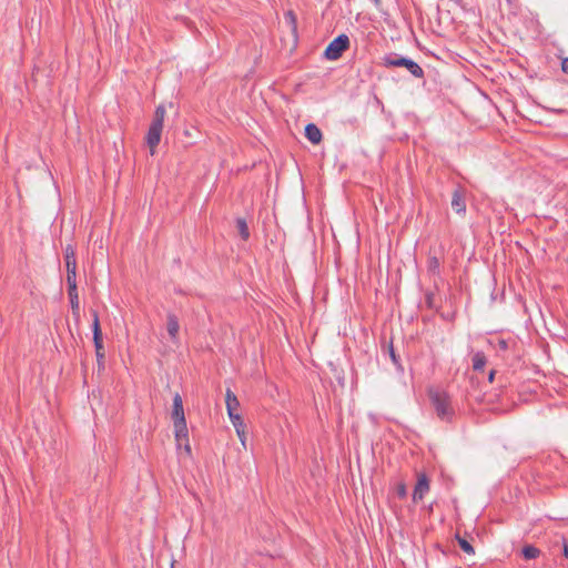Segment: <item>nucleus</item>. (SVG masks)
Returning <instances> with one entry per match:
<instances>
[{"label":"nucleus","mask_w":568,"mask_h":568,"mask_svg":"<svg viewBox=\"0 0 568 568\" xmlns=\"http://www.w3.org/2000/svg\"><path fill=\"white\" fill-rule=\"evenodd\" d=\"M383 65L386 68H405L413 77L423 79L425 73L423 68L409 58L397 53H389L383 58Z\"/></svg>","instance_id":"4"},{"label":"nucleus","mask_w":568,"mask_h":568,"mask_svg":"<svg viewBox=\"0 0 568 568\" xmlns=\"http://www.w3.org/2000/svg\"><path fill=\"white\" fill-rule=\"evenodd\" d=\"M172 420L174 425V436L178 448H181L184 445V449L187 454H191V446L189 444V432L184 415L183 400L180 394H175L173 397V409H172Z\"/></svg>","instance_id":"1"},{"label":"nucleus","mask_w":568,"mask_h":568,"mask_svg":"<svg viewBox=\"0 0 568 568\" xmlns=\"http://www.w3.org/2000/svg\"><path fill=\"white\" fill-rule=\"evenodd\" d=\"M495 374H496V371H494V369L489 372L488 381H489L490 383L494 381Z\"/></svg>","instance_id":"29"},{"label":"nucleus","mask_w":568,"mask_h":568,"mask_svg":"<svg viewBox=\"0 0 568 568\" xmlns=\"http://www.w3.org/2000/svg\"><path fill=\"white\" fill-rule=\"evenodd\" d=\"M521 554L525 559L530 560V559H536L537 557H539L540 550L537 547H535L534 545H526L523 547Z\"/></svg>","instance_id":"17"},{"label":"nucleus","mask_w":568,"mask_h":568,"mask_svg":"<svg viewBox=\"0 0 568 568\" xmlns=\"http://www.w3.org/2000/svg\"><path fill=\"white\" fill-rule=\"evenodd\" d=\"M559 544L561 546L562 556L568 559V545L566 538L561 537V540L556 542V545Z\"/></svg>","instance_id":"26"},{"label":"nucleus","mask_w":568,"mask_h":568,"mask_svg":"<svg viewBox=\"0 0 568 568\" xmlns=\"http://www.w3.org/2000/svg\"><path fill=\"white\" fill-rule=\"evenodd\" d=\"M166 111L164 105L156 106L154 111V115L152 119V122L150 124V128L146 133V144L150 148L151 154L153 155L155 152V148L159 145L161 141V134L163 130V123L165 118Z\"/></svg>","instance_id":"3"},{"label":"nucleus","mask_w":568,"mask_h":568,"mask_svg":"<svg viewBox=\"0 0 568 568\" xmlns=\"http://www.w3.org/2000/svg\"><path fill=\"white\" fill-rule=\"evenodd\" d=\"M67 285L68 290H77V268L67 270Z\"/></svg>","instance_id":"19"},{"label":"nucleus","mask_w":568,"mask_h":568,"mask_svg":"<svg viewBox=\"0 0 568 568\" xmlns=\"http://www.w3.org/2000/svg\"><path fill=\"white\" fill-rule=\"evenodd\" d=\"M450 205L457 214H464L466 212L465 190L462 186L454 190Z\"/></svg>","instance_id":"8"},{"label":"nucleus","mask_w":568,"mask_h":568,"mask_svg":"<svg viewBox=\"0 0 568 568\" xmlns=\"http://www.w3.org/2000/svg\"><path fill=\"white\" fill-rule=\"evenodd\" d=\"M92 314V332H93V343L95 348V355H97V362L99 369L104 367V346H103V338H102V331L100 327V321H99V314L95 310H91Z\"/></svg>","instance_id":"5"},{"label":"nucleus","mask_w":568,"mask_h":568,"mask_svg":"<svg viewBox=\"0 0 568 568\" xmlns=\"http://www.w3.org/2000/svg\"><path fill=\"white\" fill-rule=\"evenodd\" d=\"M440 268V261L436 256H430L428 258V271L432 273H438Z\"/></svg>","instance_id":"23"},{"label":"nucleus","mask_w":568,"mask_h":568,"mask_svg":"<svg viewBox=\"0 0 568 568\" xmlns=\"http://www.w3.org/2000/svg\"><path fill=\"white\" fill-rule=\"evenodd\" d=\"M305 136L313 144H318L323 139L322 131L314 123H308L305 126Z\"/></svg>","instance_id":"10"},{"label":"nucleus","mask_w":568,"mask_h":568,"mask_svg":"<svg viewBox=\"0 0 568 568\" xmlns=\"http://www.w3.org/2000/svg\"><path fill=\"white\" fill-rule=\"evenodd\" d=\"M430 485L429 479L425 473L417 474V483L413 491V500L415 503L422 500L424 496L429 491Z\"/></svg>","instance_id":"7"},{"label":"nucleus","mask_w":568,"mask_h":568,"mask_svg":"<svg viewBox=\"0 0 568 568\" xmlns=\"http://www.w3.org/2000/svg\"><path fill=\"white\" fill-rule=\"evenodd\" d=\"M428 397L436 416L443 422L450 423L455 417V409L452 405V399L448 393L432 387L428 389Z\"/></svg>","instance_id":"2"},{"label":"nucleus","mask_w":568,"mask_h":568,"mask_svg":"<svg viewBox=\"0 0 568 568\" xmlns=\"http://www.w3.org/2000/svg\"><path fill=\"white\" fill-rule=\"evenodd\" d=\"M561 70L564 73L568 74V58L561 60Z\"/></svg>","instance_id":"28"},{"label":"nucleus","mask_w":568,"mask_h":568,"mask_svg":"<svg viewBox=\"0 0 568 568\" xmlns=\"http://www.w3.org/2000/svg\"><path fill=\"white\" fill-rule=\"evenodd\" d=\"M171 568H174V564L172 562Z\"/></svg>","instance_id":"31"},{"label":"nucleus","mask_w":568,"mask_h":568,"mask_svg":"<svg viewBox=\"0 0 568 568\" xmlns=\"http://www.w3.org/2000/svg\"><path fill=\"white\" fill-rule=\"evenodd\" d=\"M349 48V38L342 33L328 43L324 51V58L331 61L339 59Z\"/></svg>","instance_id":"6"},{"label":"nucleus","mask_w":568,"mask_h":568,"mask_svg":"<svg viewBox=\"0 0 568 568\" xmlns=\"http://www.w3.org/2000/svg\"><path fill=\"white\" fill-rule=\"evenodd\" d=\"M425 304L429 310H435L437 306L435 305V293L434 292H426L425 294Z\"/></svg>","instance_id":"24"},{"label":"nucleus","mask_w":568,"mask_h":568,"mask_svg":"<svg viewBox=\"0 0 568 568\" xmlns=\"http://www.w3.org/2000/svg\"><path fill=\"white\" fill-rule=\"evenodd\" d=\"M456 540L460 547V549L466 552L467 555H474L475 549L469 542V540L466 537L460 536L459 534H456Z\"/></svg>","instance_id":"16"},{"label":"nucleus","mask_w":568,"mask_h":568,"mask_svg":"<svg viewBox=\"0 0 568 568\" xmlns=\"http://www.w3.org/2000/svg\"><path fill=\"white\" fill-rule=\"evenodd\" d=\"M396 495L398 498L404 499L407 497V487L404 483H398L395 487Z\"/></svg>","instance_id":"25"},{"label":"nucleus","mask_w":568,"mask_h":568,"mask_svg":"<svg viewBox=\"0 0 568 568\" xmlns=\"http://www.w3.org/2000/svg\"><path fill=\"white\" fill-rule=\"evenodd\" d=\"M237 409L227 410L229 417L232 422V425L234 428L241 427V424H243V418L236 413Z\"/></svg>","instance_id":"22"},{"label":"nucleus","mask_w":568,"mask_h":568,"mask_svg":"<svg viewBox=\"0 0 568 568\" xmlns=\"http://www.w3.org/2000/svg\"><path fill=\"white\" fill-rule=\"evenodd\" d=\"M489 344L493 345L496 351L505 352L509 348L510 341L505 339V338H497L495 344L491 339L489 341Z\"/></svg>","instance_id":"20"},{"label":"nucleus","mask_w":568,"mask_h":568,"mask_svg":"<svg viewBox=\"0 0 568 568\" xmlns=\"http://www.w3.org/2000/svg\"><path fill=\"white\" fill-rule=\"evenodd\" d=\"M166 329L171 339L176 341L180 331V323L178 316L173 313H169L166 316Z\"/></svg>","instance_id":"9"},{"label":"nucleus","mask_w":568,"mask_h":568,"mask_svg":"<svg viewBox=\"0 0 568 568\" xmlns=\"http://www.w3.org/2000/svg\"><path fill=\"white\" fill-rule=\"evenodd\" d=\"M284 20L290 26L294 34L297 33V17L293 10H288L284 13Z\"/></svg>","instance_id":"18"},{"label":"nucleus","mask_w":568,"mask_h":568,"mask_svg":"<svg viewBox=\"0 0 568 568\" xmlns=\"http://www.w3.org/2000/svg\"><path fill=\"white\" fill-rule=\"evenodd\" d=\"M64 260H65L67 270L77 268L75 252L71 244H68L64 247Z\"/></svg>","instance_id":"11"},{"label":"nucleus","mask_w":568,"mask_h":568,"mask_svg":"<svg viewBox=\"0 0 568 568\" xmlns=\"http://www.w3.org/2000/svg\"><path fill=\"white\" fill-rule=\"evenodd\" d=\"M236 430V434L239 436V438L241 439L242 444L244 445L245 444V424H241V427L239 428H235Z\"/></svg>","instance_id":"27"},{"label":"nucleus","mask_w":568,"mask_h":568,"mask_svg":"<svg viewBox=\"0 0 568 568\" xmlns=\"http://www.w3.org/2000/svg\"><path fill=\"white\" fill-rule=\"evenodd\" d=\"M236 229H237L239 234L242 237V240L247 241L250 237V230H248L245 219H243V217L236 219Z\"/></svg>","instance_id":"15"},{"label":"nucleus","mask_w":568,"mask_h":568,"mask_svg":"<svg viewBox=\"0 0 568 568\" xmlns=\"http://www.w3.org/2000/svg\"><path fill=\"white\" fill-rule=\"evenodd\" d=\"M225 403H226L227 410L239 409V407H240V402H239L236 395L230 388L226 389Z\"/></svg>","instance_id":"14"},{"label":"nucleus","mask_w":568,"mask_h":568,"mask_svg":"<svg viewBox=\"0 0 568 568\" xmlns=\"http://www.w3.org/2000/svg\"><path fill=\"white\" fill-rule=\"evenodd\" d=\"M68 296L71 304L72 314L75 316H79L80 314V302H79V294L78 288L77 290H68Z\"/></svg>","instance_id":"12"},{"label":"nucleus","mask_w":568,"mask_h":568,"mask_svg":"<svg viewBox=\"0 0 568 568\" xmlns=\"http://www.w3.org/2000/svg\"><path fill=\"white\" fill-rule=\"evenodd\" d=\"M371 1H372V2L375 4V7H377V8H378V7L381 6V3H382V1H381V0H371Z\"/></svg>","instance_id":"30"},{"label":"nucleus","mask_w":568,"mask_h":568,"mask_svg":"<svg viewBox=\"0 0 568 568\" xmlns=\"http://www.w3.org/2000/svg\"><path fill=\"white\" fill-rule=\"evenodd\" d=\"M471 363H473L474 371H476V372L483 371L487 363L486 355L483 352H476L471 357Z\"/></svg>","instance_id":"13"},{"label":"nucleus","mask_w":568,"mask_h":568,"mask_svg":"<svg viewBox=\"0 0 568 568\" xmlns=\"http://www.w3.org/2000/svg\"><path fill=\"white\" fill-rule=\"evenodd\" d=\"M388 353H389V356H390V359L392 362L396 365L397 369L403 372L404 368L400 364V359H399V356L396 355L395 353V349H394V346H393V343L390 342L389 345H388Z\"/></svg>","instance_id":"21"}]
</instances>
